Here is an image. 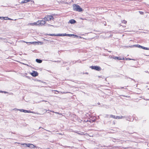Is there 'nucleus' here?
Wrapping results in <instances>:
<instances>
[{
  "label": "nucleus",
  "mask_w": 149,
  "mask_h": 149,
  "mask_svg": "<svg viewBox=\"0 0 149 149\" xmlns=\"http://www.w3.org/2000/svg\"><path fill=\"white\" fill-rule=\"evenodd\" d=\"M31 145V144L29 143L28 144H27L26 147L30 148V146Z\"/></svg>",
  "instance_id": "obj_20"
},
{
  "label": "nucleus",
  "mask_w": 149,
  "mask_h": 149,
  "mask_svg": "<svg viewBox=\"0 0 149 149\" xmlns=\"http://www.w3.org/2000/svg\"><path fill=\"white\" fill-rule=\"evenodd\" d=\"M36 147L34 146V145L31 144V145L30 146V148H33Z\"/></svg>",
  "instance_id": "obj_11"
},
{
  "label": "nucleus",
  "mask_w": 149,
  "mask_h": 149,
  "mask_svg": "<svg viewBox=\"0 0 149 149\" xmlns=\"http://www.w3.org/2000/svg\"><path fill=\"white\" fill-rule=\"evenodd\" d=\"M58 114L60 115H61L62 114L61 113H58Z\"/></svg>",
  "instance_id": "obj_31"
},
{
  "label": "nucleus",
  "mask_w": 149,
  "mask_h": 149,
  "mask_svg": "<svg viewBox=\"0 0 149 149\" xmlns=\"http://www.w3.org/2000/svg\"><path fill=\"white\" fill-rule=\"evenodd\" d=\"M36 61L38 63H40L42 62V61L41 60L37 59L36 60Z\"/></svg>",
  "instance_id": "obj_12"
},
{
  "label": "nucleus",
  "mask_w": 149,
  "mask_h": 149,
  "mask_svg": "<svg viewBox=\"0 0 149 149\" xmlns=\"http://www.w3.org/2000/svg\"><path fill=\"white\" fill-rule=\"evenodd\" d=\"M23 64H24V65H27V64H24V63H23Z\"/></svg>",
  "instance_id": "obj_34"
},
{
  "label": "nucleus",
  "mask_w": 149,
  "mask_h": 149,
  "mask_svg": "<svg viewBox=\"0 0 149 149\" xmlns=\"http://www.w3.org/2000/svg\"><path fill=\"white\" fill-rule=\"evenodd\" d=\"M123 116H116V119H121L123 118Z\"/></svg>",
  "instance_id": "obj_13"
},
{
  "label": "nucleus",
  "mask_w": 149,
  "mask_h": 149,
  "mask_svg": "<svg viewBox=\"0 0 149 149\" xmlns=\"http://www.w3.org/2000/svg\"><path fill=\"white\" fill-rule=\"evenodd\" d=\"M53 19L54 17L52 15H46L45 17V19L46 21H49Z\"/></svg>",
  "instance_id": "obj_3"
},
{
  "label": "nucleus",
  "mask_w": 149,
  "mask_h": 149,
  "mask_svg": "<svg viewBox=\"0 0 149 149\" xmlns=\"http://www.w3.org/2000/svg\"><path fill=\"white\" fill-rule=\"evenodd\" d=\"M0 93H3V91H0Z\"/></svg>",
  "instance_id": "obj_27"
},
{
  "label": "nucleus",
  "mask_w": 149,
  "mask_h": 149,
  "mask_svg": "<svg viewBox=\"0 0 149 149\" xmlns=\"http://www.w3.org/2000/svg\"><path fill=\"white\" fill-rule=\"evenodd\" d=\"M109 118H112L115 119V118H116V116H115L113 115H109Z\"/></svg>",
  "instance_id": "obj_14"
},
{
  "label": "nucleus",
  "mask_w": 149,
  "mask_h": 149,
  "mask_svg": "<svg viewBox=\"0 0 149 149\" xmlns=\"http://www.w3.org/2000/svg\"><path fill=\"white\" fill-rule=\"evenodd\" d=\"M31 74L33 77H36L38 75V73L35 71H33V72L31 73Z\"/></svg>",
  "instance_id": "obj_6"
},
{
  "label": "nucleus",
  "mask_w": 149,
  "mask_h": 149,
  "mask_svg": "<svg viewBox=\"0 0 149 149\" xmlns=\"http://www.w3.org/2000/svg\"><path fill=\"white\" fill-rule=\"evenodd\" d=\"M136 46L139 48H142V46H141L139 45H136Z\"/></svg>",
  "instance_id": "obj_18"
},
{
  "label": "nucleus",
  "mask_w": 149,
  "mask_h": 149,
  "mask_svg": "<svg viewBox=\"0 0 149 149\" xmlns=\"http://www.w3.org/2000/svg\"><path fill=\"white\" fill-rule=\"evenodd\" d=\"M142 48L143 49L145 50H149V48H147L146 47H144L143 46L142 47Z\"/></svg>",
  "instance_id": "obj_15"
},
{
  "label": "nucleus",
  "mask_w": 149,
  "mask_h": 149,
  "mask_svg": "<svg viewBox=\"0 0 149 149\" xmlns=\"http://www.w3.org/2000/svg\"><path fill=\"white\" fill-rule=\"evenodd\" d=\"M55 113H57V114L59 113L57 112H55Z\"/></svg>",
  "instance_id": "obj_28"
},
{
  "label": "nucleus",
  "mask_w": 149,
  "mask_h": 149,
  "mask_svg": "<svg viewBox=\"0 0 149 149\" xmlns=\"http://www.w3.org/2000/svg\"><path fill=\"white\" fill-rule=\"evenodd\" d=\"M110 115H107L106 117L107 118H109Z\"/></svg>",
  "instance_id": "obj_23"
},
{
  "label": "nucleus",
  "mask_w": 149,
  "mask_h": 149,
  "mask_svg": "<svg viewBox=\"0 0 149 149\" xmlns=\"http://www.w3.org/2000/svg\"><path fill=\"white\" fill-rule=\"evenodd\" d=\"M19 111H20L21 112H28V113H32V112L30 111H27L26 110H25L24 109H19Z\"/></svg>",
  "instance_id": "obj_8"
},
{
  "label": "nucleus",
  "mask_w": 149,
  "mask_h": 149,
  "mask_svg": "<svg viewBox=\"0 0 149 149\" xmlns=\"http://www.w3.org/2000/svg\"><path fill=\"white\" fill-rule=\"evenodd\" d=\"M57 91V92H58V91Z\"/></svg>",
  "instance_id": "obj_32"
},
{
  "label": "nucleus",
  "mask_w": 149,
  "mask_h": 149,
  "mask_svg": "<svg viewBox=\"0 0 149 149\" xmlns=\"http://www.w3.org/2000/svg\"><path fill=\"white\" fill-rule=\"evenodd\" d=\"M122 23L123 24H126L127 23V21L125 20H123L122 21Z\"/></svg>",
  "instance_id": "obj_16"
},
{
  "label": "nucleus",
  "mask_w": 149,
  "mask_h": 149,
  "mask_svg": "<svg viewBox=\"0 0 149 149\" xmlns=\"http://www.w3.org/2000/svg\"><path fill=\"white\" fill-rule=\"evenodd\" d=\"M37 23L38 25H44L45 23V22L44 20H38L37 21Z\"/></svg>",
  "instance_id": "obj_4"
},
{
  "label": "nucleus",
  "mask_w": 149,
  "mask_h": 149,
  "mask_svg": "<svg viewBox=\"0 0 149 149\" xmlns=\"http://www.w3.org/2000/svg\"><path fill=\"white\" fill-rule=\"evenodd\" d=\"M41 128V127H39V129H40Z\"/></svg>",
  "instance_id": "obj_33"
},
{
  "label": "nucleus",
  "mask_w": 149,
  "mask_h": 149,
  "mask_svg": "<svg viewBox=\"0 0 149 149\" xmlns=\"http://www.w3.org/2000/svg\"><path fill=\"white\" fill-rule=\"evenodd\" d=\"M76 22V21L74 19H71L69 21V22L71 24L75 23Z\"/></svg>",
  "instance_id": "obj_9"
},
{
  "label": "nucleus",
  "mask_w": 149,
  "mask_h": 149,
  "mask_svg": "<svg viewBox=\"0 0 149 149\" xmlns=\"http://www.w3.org/2000/svg\"><path fill=\"white\" fill-rule=\"evenodd\" d=\"M61 93H68V92H65H65L62 93V92H61Z\"/></svg>",
  "instance_id": "obj_26"
},
{
  "label": "nucleus",
  "mask_w": 149,
  "mask_h": 149,
  "mask_svg": "<svg viewBox=\"0 0 149 149\" xmlns=\"http://www.w3.org/2000/svg\"><path fill=\"white\" fill-rule=\"evenodd\" d=\"M126 59L128 60H131V59L130 58H126Z\"/></svg>",
  "instance_id": "obj_25"
},
{
  "label": "nucleus",
  "mask_w": 149,
  "mask_h": 149,
  "mask_svg": "<svg viewBox=\"0 0 149 149\" xmlns=\"http://www.w3.org/2000/svg\"><path fill=\"white\" fill-rule=\"evenodd\" d=\"M73 10L81 12L83 10L82 8L78 5L74 4L73 5Z\"/></svg>",
  "instance_id": "obj_2"
},
{
  "label": "nucleus",
  "mask_w": 149,
  "mask_h": 149,
  "mask_svg": "<svg viewBox=\"0 0 149 149\" xmlns=\"http://www.w3.org/2000/svg\"><path fill=\"white\" fill-rule=\"evenodd\" d=\"M127 58H125V59H124V58L123 57L122 58H120L119 60H126Z\"/></svg>",
  "instance_id": "obj_22"
},
{
  "label": "nucleus",
  "mask_w": 149,
  "mask_h": 149,
  "mask_svg": "<svg viewBox=\"0 0 149 149\" xmlns=\"http://www.w3.org/2000/svg\"><path fill=\"white\" fill-rule=\"evenodd\" d=\"M139 12L140 14L141 15H143L144 13L142 11H139Z\"/></svg>",
  "instance_id": "obj_21"
},
{
  "label": "nucleus",
  "mask_w": 149,
  "mask_h": 149,
  "mask_svg": "<svg viewBox=\"0 0 149 149\" xmlns=\"http://www.w3.org/2000/svg\"><path fill=\"white\" fill-rule=\"evenodd\" d=\"M28 25H31L32 26H36L38 25V23H37V21L36 22H35L34 23H29L28 24Z\"/></svg>",
  "instance_id": "obj_7"
},
{
  "label": "nucleus",
  "mask_w": 149,
  "mask_h": 149,
  "mask_svg": "<svg viewBox=\"0 0 149 149\" xmlns=\"http://www.w3.org/2000/svg\"><path fill=\"white\" fill-rule=\"evenodd\" d=\"M131 60H134V61L135 60L134 59H131Z\"/></svg>",
  "instance_id": "obj_29"
},
{
  "label": "nucleus",
  "mask_w": 149,
  "mask_h": 149,
  "mask_svg": "<svg viewBox=\"0 0 149 149\" xmlns=\"http://www.w3.org/2000/svg\"><path fill=\"white\" fill-rule=\"evenodd\" d=\"M113 59H115L119 60V58L118 57L116 56L113 57Z\"/></svg>",
  "instance_id": "obj_17"
},
{
  "label": "nucleus",
  "mask_w": 149,
  "mask_h": 149,
  "mask_svg": "<svg viewBox=\"0 0 149 149\" xmlns=\"http://www.w3.org/2000/svg\"><path fill=\"white\" fill-rule=\"evenodd\" d=\"M22 145L24 147H26L27 144L26 143H24L22 144Z\"/></svg>",
  "instance_id": "obj_19"
},
{
  "label": "nucleus",
  "mask_w": 149,
  "mask_h": 149,
  "mask_svg": "<svg viewBox=\"0 0 149 149\" xmlns=\"http://www.w3.org/2000/svg\"><path fill=\"white\" fill-rule=\"evenodd\" d=\"M49 36H69L71 37L72 36H74V34H67L66 33L64 34H57L55 35V34H49Z\"/></svg>",
  "instance_id": "obj_1"
},
{
  "label": "nucleus",
  "mask_w": 149,
  "mask_h": 149,
  "mask_svg": "<svg viewBox=\"0 0 149 149\" xmlns=\"http://www.w3.org/2000/svg\"><path fill=\"white\" fill-rule=\"evenodd\" d=\"M3 93H8V92H6V91H3Z\"/></svg>",
  "instance_id": "obj_24"
},
{
  "label": "nucleus",
  "mask_w": 149,
  "mask_h": 149,
  "mask_svg": "<svg viewBox=\"0 0 149 149\" xmlns=\"http://www.w3.org/2000/svg\"><path fill=\"white\" fill-rule=\"evenodd\" d=\"M38 44L39 43V42H38Z\"/></svg>",
  "instance_id": "obj_35"
},
{
  "label": "nucleus",
  "mask_w": 149,
  "mask_h": 149,
  "mask_svg": "<svg viewBox=\"0 0 149 149\" xmlns=\"http://www.w3.org/2000/svg\"><path fill=\"white\" fill-rule=\"evenodd\" d=\"M91 68L92 69L95 70L97 71H100L101 70V68L98 66H92L91 67Z\"/></svg>",
  "instance_id": "obj_5"
},
{
  "label": "nucleus",
  "mask_w": 149,
  "mask_h": 149,
  "mask_svg": "<svg viewBox=\"0 0 149 149\" xmlns=\"http://www.w3.org/2000/svg\"><path fill=\"white\" fill-rule=\"evenodd\" d=\"M31 0H24V1H22L21 3H26L29 2Z\"/></svg>",
  "instance_id": "obj_10"
},
{
  "label": "nucleus",
  "mask_w": 149,
  "mask_h": 149,
  "mask_svg": "<svg viewBox=\"0 0 149 149\" xmlns=\"http://www.w3.org/2000/svg\"><path fill=\"white\" fill-rule=\"evenodd\" d=\"M50 111L51 112H53V113H55V112L54 111Z\"/></svg>",
  "instance_id": "obj_30"
}]
</instances>
